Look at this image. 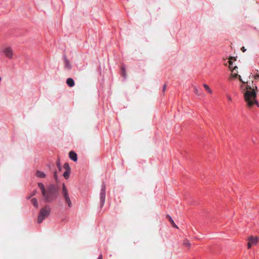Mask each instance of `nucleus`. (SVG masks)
<instances>
[{
    "instance_id": "1",
    "label": "nucleus",
    "mask_w": 259,
    "mask_h": 259,
    "mask_svg": "<svg viewBox=\"0 0 259 259\" xmlns=\"http://www.w3.org/2000/svg\"><path fill=\"white\" fill-rule=\"evenodd\" d=\"M241 89L243 90L244 92V100L249 107H252L254 104H258L256 100V93L254 89L252 88L250 85L248 84L246 85H241Z\"/></svg>"
},
{
    "instance_id": "2",
    "label": "nucleus",
    "mask_w": 259,
    "mask_h": 259,
    "mask_svg": "<svg viewBox=\"0 0 259 259\" xmlns=\"http://www.w3.org/2000/svg\"><path fill=\"white\" fill-rule=\"evenodd\" d=\"M42 195L46 202H51L57 197L58 189L54 185L50 184Z\"/></svg>"
},
{
    "instance_id": "3",
    "label": "nucleus",
    "mask_w": 259,
    "mask_h": 259,
    "mask_svg": "<svg viewBox=\"0 0 259 259\" xmlns=\"http://www.w3.org/2000/svg\"><path fill=\"white\" fill-rule=\"evenodd\" d=\"M51 212V208L49 205H46L40 209L38 215L37 223L40 224L44 220L48 218Z\"/></svg>"
},
{
    "instance_id": "4",
    "label": "nucleus",
    "mask_w": 259,
    "mask_h": 259,
    "mask_svg": "<svg viewBox=\"0 0 259 259\" xmlns=\"http://www.w3.org/2000/svg\"><path fill=\"white\" fill-rule=\"evenodd\" d=\"M62 195L65 202L67 204L68 207H72V202L70 199L68 190L64 184L62 185Z\"/></svg>"
},
{
    "instance_id": "5",
    "label": "nucleus",
    "mask_w": 259,
    "mask_h": 259,
    "mask_svg": "<svg viewBox=\"0 0 259 259\" xmlns=\"http://www.w3.org/2000/svg\"><path fill=\"white\" fill-rule=\"evenodd\" d=\"M247 248L248 249L250 248L252 245H255L258 241V238L257 237H254L252 236H249L247 239Z\"/></svg>"
},
{
    "instance_id": "6",
    "label": "nucleus",
    "mask_w": 259,
    "mask_h": 259,
    "mask_svg": "<svg viewBox=\"0 0 259 259\" xmlns=\"http://www.w3.org/2000/svg\"><path fill=\"white\" fill-rule=\"evenodd\" d=\"M3 53L8 58L11 59L13 57V51L10 47H6L3 49Z\"/></svg>"
},
{
    "instance_id": "7",
    "label": "nucleus",
    "mask_w": 259,
    "mask_h": 259,
    "mask_svg": "<svg viewBox=\"0 0 259 259\" xmlns=\"http://www.w3.org/2000/svg\"><path fill=\"white\" fill-rule=\"evenodd\" d=\"M106 196V187L105 184L102 185L100 195V198L101 201V206H103L105 200Z\"/></svg>"
},
{
    "instance_id": "8",
    "label": "nucleus",
    "mask_w": 259,
    "mask_h": 259,
    "mask_svg": "<svg viewBox=\"0 0 259 259\" xmlns=\"http://www.w3.org/2000/svg\"><path fill=\"white\" fill-rule=\"evenodd\" d=\"M236 68H237V66H235L234 67H233V68L231 70V76L233 78H237L238 77L239 80L242 83H245V82L242 80L240 75L237 74L238 72L236 70Z\"/></svg>"
},
{
    "instance_id": "9",
    "label": "nucleus",
    "mask_w": 259,
    "mask_h": 259,
    "mask_svg": "<svg viewBox=\"0 0 259 259\" xmlns=\"http://www.w3.org/2000/svg\"><path fill=\"white\" fill-rule=\"evenodd\" d=\"M64 66L67 69L70 70L71 68V65L66 56H64Z\"/></svg>"
},
{
    "instance_id": "10",
    "label": "nucleus",
    "mask_w": 259,
    "mask_h": 259,
    "mask_svg": "<svg viewBox=\"0 0 259 259\" xmlns=\"http://www.w3.org/2000/svg\"><path fill=\"white\" fill-rule=\"evenodd\" d=\"M69 158L74 161H76L77 160V154L74 151H70L69 153Z\"/></svg>"
},
{
    "instance_id": "11",
    "label": "nucleus",
    "mask_w": 259,
    "mask_h": 259,
    "mask_svg": "<svg viewBox=\"0 0 259 259\" xmlns=\"http://www.w3.org/2000/svg\"><path fill=\"white\" fill-rule=\"evenodd\" d=\"M66 83L69 87H73L75 84L73 79L71 78H67Z\"/></svg>"
},
{
    "instance_id": "12",
    "label": "nucleus",
    "mask_w": 259,
    "mask_h": 259,
    "mask_svg": "<svg viewBox=\"0 0 259 259\" xmlns=\"http://www.w3.org/2000/svg\"><path fill=\"white\" fill-rule=\"evenodd\" d=\"M234 59V60H235L234 57H231L230 58H229V60L228 61V63H229V69L231 70L233 67H234V66H233V62H232V60Z\"/></svg>"
},
{
    "instance_id": "13",
    "label": "nucleus",
    "mask_w": 259,
    "mask_h": 259,
    "mask_svg": "<svg viewBox=\"0 0 259 259\" xmlns=\"http://www.w3.org/2000/svg\"><path fill=\"white\" fill-rule=\"evenodd\" d=\"M31 202L35 208H37L38 207L37 200L36 198H32L31 200Z\"/></svg>"
},
{
    "instance_id": "14",
    "label": "nucleus",
    "mask_w": 259,
    "mask_h": 259,
    "mask_svg": "<svg viewBox=\"0 0 259 259\" xmlns=\"http://www.w3.org/2000/svg\"><path fill=\"white\" fill-rule=\"evenodd\" d=\"M36 175L39 178H45L46 177L45 174L41 171L38 170L36 171Z\"/></svg>"
},
{
    "instance_id": "15",
    "label": "nucleus",
    "mask_w": 259,
    "mask_h": 259,
    "mask_svg": "<svg viewBox=\"0 0 259 259\" xmlns=\"http://www.w3.org/2000/svg\"><path fill=\"white\" fill-rule=\"evenodd\" d=\"M167 218L168 219V220L170 222V223H171V225L172 226V227L178 229V226L176 225V224L175 223V222L172 220V219L171 218V217L169 216V215H167Z\"/></svg>"
},
{
    "instance_id": "16",
    "label": "nucleus",
    "mask_w": 259,
    "mask_h": 259,
    "mask_svg": "<svg viewBox=\"0 0 259 259\" xmlns=\"http://www.w3.org/2000/svg\"><path fill=\"white\" fill-rule=\"evenodd\" d=\"M38 186L39 188H40V189L41 190V193L42 194L43 193H44V192L46 190V189L45 188L44 185H43V184L39 183L38 184Z\"/></svg>"
},
{
    "instance_id": "17",
    "label": "nucleus",
    "mask_w": 259,
    "mask_h": 259,
    "mask_svg": "<svg viewBox=\"0 0 259 259\" xmlns=\"http://www.w3.org/2000/svg\"><path fill=\"white\" fill-rule=\"evenodd\" d=\"M183 244L184 245L188 247V248H190L191 246V243H190V242L189 241V240L187 239H185L183 241Z\"/></svg>"
},
{
    "instance_id": "18",
    "label": "nucleus",
    "mask_w": 259,
    "mask_h": 259,
    "mask_svg": "<svg viewBox=\"0 0 259 259\" xmlns=\"http://www.w3.org/2000/svg\"><path fill=\"white\" fill-rule=\"evenodd\" d=\"M70 170H66L64 174H63V176L66 179H67L69 178V175H70Z\"/></svg>"
},
{
    "instance_id": "19",
    "label": "nucleus",
    "mask_w": 259,
    "mask_h": 259,
    "mask_svg": "<svg viewBox=\"0 0 259 259\" xmlns=\"http://www.w3.org/2000/svg\"><path fill=\"white\" fill-rule=\"evenodd\" d=\"M121 70L122 75L123 76V77L125 78L126 77V71H125V68L123 66H121Z\"/></svg>"
},
{
    "instance_id": "20",
    "label": "nucleus",
    "mask_w": 259,
    "mask_h": 259,
    "mask_svg": "<svg viewBox=\"0 0 259 259\" xmlns=\"http://www.w3.org/2000/svg\"><path fill=\"white\" fill-rule=\"evenodd\" d=\"M203 87L204 88H205V89L209 93V94H212V91L209 88V87H208V85H207L206 84H203Z\"/></svg>"
},
{
    "instance_id": "21",
    "label": "nucleus",
    "mask_w": 259,
    "mask_h": 259,
    "mask_svg": "<svg viewBox=\"0 0 259 259\" xmlns=\"http://www.w3.org/2000/svg\"><path fill=\"white\" fill-rule=\"evenodd\" d=\"M64 168L66 169V170H70V167L69 166V165L68 163H65L64 164Z\"/></svg>"
},
{
    "instance_id": "22",
    "label": "nucleus",
    "mask_w": 259,
    "mask_h": 259,
    "mask_svg": "<svg viewBox=\"0 0 259 259\" xmlns=\"http://www.w3.org/2000/svg\"><path fill=\"white\" fill-rule=\"evenodd\" d=\"M36 193V191L35 190L33 191L30 194V195L28 197V199H30L31 197L35 195Z\"/></svg>"
},
{
    "instance_id": "23",
    "label": "nucleus",
    "mask_w": 259,
    "mask_h": 259,
    "mask_svg": "<svg viewBox=\"0 0 259 259\" xmlns=\"http://www.w3.org/2000/svg\"><path fill=\"white\" fill-rule=\"evenodd\" d=\"M53 175H54V178L55 179V180L57 181L58 177H57V172L56 171H54Z\"/></svg>"
},
{
    "instance_id": "24",
    "label": "nucleus",
    "mask_w": 259,
    "mask_h": 259,
    "mask_svg": "<svg viewBox=\"0 0 259 259\" xmlns=\"http://www.w3.org/2000/svg\"><path fill=\"white\" fill-rule=\"evenodd\" d=\"M57 166H58V168L59 169V170H60L61 169V166H60V161L59 160L57 161Z\"/></svg>"
},
{
    "instance_id": "25",
    "label": "nucleus",
    "mask_w": 259,
    "mask_h": 259,
    "mask_svg": "<svg viewBox=\"0 0 259 259\" xmlns=\"http://www.w3.org/2000/svg\"><path fill=\"white\" fill-rule=\"evenodd\" d=\"M194 92L196 94H197V95H199V92H198V90L197 89H196V88H194Z\"/></svg>"
},
{
    "instance_id": "26",
    "label": "nucleus",
    "mask_w": 259,
    "mask_h": 259,
    "mask_svg": "<svg viewBox=\"0 0 259 259\" xmlns=\"http://www.w3.org/2000/svg\"><path fill=\"white\" fill-rule=\"evenodd\" d=\"M241 51L243 52H245L246 50V49L244 47H242L241 48Z\"/></svg>"
},
{
    "instance_id": "27",
    "label": "nucleus",
    "mask_w": 259,
    "mask_h": 259,
    "mask_svg": "<svg viewBox=\"0 0 259 259\" xmlns=\"http://www.w3.org/2000/svg\"><path fill=\"white\" fill-rule=\"evenodd\" d=\"M227 98H228V99L230 101H232V98H231L230 96H227Z\"/></svg>"
},
{
    "instance_id": "28",
    "label": "nucleus",
    "mask_w": 259,
    "mask_h": 259,
    "mask_svg": "<svg viewBox=\"0 0 259 259\" xmlns=\"http://www.w3.org/2000/svg\"><path fill=\"white\" fill-rule=\"evenodd\" d=\"M259 78V72L256 75H255V78Z\"/></svg>"
},
{
    "instance_id": "29",
    "label": "nucleus",
    "mask_w": 259,
    "mask_h": 259,
    "mask_svg": "<svg viewBox=\"0 0 259 259\" xmlns=\"http://www.w3.org/2000/svg\"><path fill=\"white\" fill-rule=\"evenodd\" d=\"M166 88V85H164L163 87V91H164Z\"/></svg>"
},
{
    "instance_id": "30",
    "label": "nucleus",
    "mask_w": 259,
    "mask_h": 259,
    "mask_svg": "<svg viewBox=\"0 0 259 259\" xmlns=\"http://www.w3.org/2000/svg\"><path fill=\"white\" fill-rule=\"evenodd\" d=\"M98 259H102V254L99 255Z\"/></svg>"
}]
</instances>
